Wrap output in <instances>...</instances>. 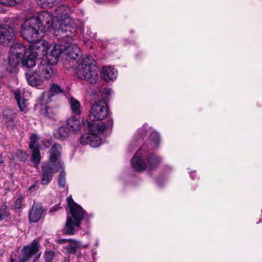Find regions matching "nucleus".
Masks as SVG:
<instances>
[{"label":"nucleus","instance_id":"f257e3e1","mask_svg":"<svg viewBox=\"0 0 262 262\" xmlns=\"http://www.w3.org/2000/svg\"><path fill=\"white\" fill-rule=\"evenodd\" d=\"M113 122L112 119L107 120L106 123L100 122L97 123L91 122L88 120H83V124L89 130V133L83 134L80 139V143L83 145L89 144L91 147H97L101 144L99 136L104 134L105 129L112 127Z\"/></svg>","mask_w":262,"mask_h":262},{"label":"nucleus","instance_id":"f03ea898","mask_svg":"<svg viewBox=\"0 0 262 262\" xmlns=\"http://www.w3.org/2000/svg\"><path fill=\"white\" fill-rule=\"evenodd\" d=\"M67 201L72 216L67 217L63 232L64 234L72 235L74 234L76 228L80 226L84 219L85 211L74 202L71 195L67 198Z\"/></svg>","mask_w":262,"mask_h":262},{"label":"nucleus","instance_id":"7ed1b4c3","mask_svg":"<svg viewBox=\"0 0 262 262\" xmlns=\"http://www.w3.org/2000/svg\"><path fill=\"white\" fill-rule=\"evenodd\" d=\"M161 159L155 155L149 154L142 147H140L131 160V164L136 171L144 170L148 165L153 169L158 165Z\"/></svg>","mask_w":262,"mask_h":262},{"label":"nucleus","instance_id":"20e7f679","mask_svg":"<svg viewBox=\"0 0 262 262\" xmlns=\"http://www.w3.org/2000/svg\"><path fill=\"white\" fill-rule=\"evenodd\" d=\"M112 91L110 88L99 90L98 95L102 99L96 101L92 106L90 113L91 120H102L108 116L109 110L106 101L108 99Z\"/></svg>","mask_w":262,"mask_h":262},{"label":"nucleus","instance_id":"39448f33","mask_svg":"<svg viewBox=\"0 0 262 262\" xmlns=\"http://www.w3.org/2000/svg\"><path fill=\"white\" fill-rule=\"evenodd\" d=\"M34 50H38V52L41 51L43 55H46V60L51 63L56 64L61 53L64 54V44L56 43L49 46L48 42L42 40L32 45Z\"/></svg>","mask_w":262,"mask_h":262},{"label":"nucleus","instance_id":"423d86ee","mask_svg":"<svg viewBox=\"0 0 262 262\" xmlns=\"http://www.w3.org/2000/svg\"><path fill=\"white\" fill-rule=\"evenodd\" d=\"M40 30L38 29L37 24L35 23V20L31 19L29 17L26 19L21 26L20 33L22 37L32 44L30 48H32V45L39 42L42 40H40L42 37L40 35Z\"/></svg>","mask_w":262,"mask_h":262},{"label":"nucleus","instance_id":"0eeeda50","mask_svg":"<svg viewBox=\"0 0 262 262\" xmlns=\"http://www.w3.org/2000/svg\"><path fill=\"white\" fill-rule=\"evenodd\" d=\"M54 35L60 36L61 38H72L76 34L77 25L72 18L66 19L62 21H56L54 24Z\"/></svg>","mask_w":262,"mask_h":262},{"label":"nucleus","instance_id":"6e6552de","mask_svg":"<svg viewBox=\"0 0 262 262\" xmlns=\"http://www.w3.org/2000/svg\"><path fill=\"white\" fill-rule=\"evenodd\" d=\"M81 72L84 79L90 83H96L98 79V68L96 66L94 59L88 56L82 59Z\"/></svg>","mask_w":262,"mask_h":262},{"label":"nucleus","instance_id":"1a4fd4ad","mask_svg":"<svg viewBox=\"0 0 262 262\" xmlns=\"http://www.w3.org/2000/svg\"><path fill=\"white\" fill-rule=\"evenodd\" d=\"M30 17L35 20V23L37 24L38 29L40 30V32H45L51 29L54 30L53 26L56 23L53 14L47 11H41Z\"/></svg>","mask_w":262,"mask_h":262},{"label":"nucleus","instance_id":"9d476101","mask_svg":"<svg viewBox=\"0 0 262 262\" xmlns=\"http://www.w3.org/2000/svg\"><path fill=\"white\" fill-rule=\"evenodd\" d=\"M60 168H61V164L59 162H57V164L49 162L43 164L41 167V184L48 185L52 180L54 174Z\"/></svg>","mask_w":262,"mask_h":262},{"label":"nucleus","instance_id":"9b49d317","mask_svg":"<svg viewBox=\"0 0 262 262\" xmlns=\"http://www.w3.org/2000/svg\"><path fill=\"white\" fill-rule=\"evenodd\" d=\"M15 40L13 29L8 25L0 26V43L7 46L12 43Z\"/></svg>","mask_w":262,"mask_h":262},{"label":"nucleus","instance_id":"f8f14e48","mask_svg":"<svg viewBox=\"0 0 262 262\" xmlns=\"http://www.w3.org/2000/svg\"><path fill=\"white\" fill-rule=\"evenodd\" d=\"M39 249L38 242L34 240L32 242L25 246L22 249V255L20 258V262H27L33 255L37 254Z\"/></svg>","mask_w":262,"mask_h":262},{"label":"nucleus","instance_id":"ddd939ff","mask_svg":"<svg viewBox=\"0 0 262 262\" xmlns=\"http://www.w3.org/2000/svg\"><path fill=\"white\" fill-rule=\"evenodd\" d=\"M72 13L71 8L66 5H60L55 10L53 16L55 21H62L66 19L71 18Z\"/></svg>","mask_w":262,"mask_h":262},{"label":"nucleus","instance_id":"4468645a","mask_svg":"<svg viewBox=\"0 0 262 262\" xmlns=\"http://www.w3.org/2000/svg\"><path fill=\"white\" fill-rule=\"evenodd\" d=\"M63 92V89L59 85L55 83L51 84L49 91L43 92L41 96L42 105L50 103L55 94L62 93Z\"/></svg>","mask_w":262,"mask_h":262},{"label":"nucleus","instance_id":"2eb2a0df","mask_svg":"<svg viewBox=\"0 0 262 262\" xmlns=\"http://www.w3.org/2000/svg\"><path fill=\"white\" fill-rule=\"evenodd\" d=\"M55 64L51 63L48 60H42L38 66L37 70L42 78L48 80L50 79L53 74V66Z\"/></svg>","mask_w":262,"mask_h":262},{"label":"nucleus","instance_id":"dca6fc26","mask_svg":"<svg viewBox=\"0 0 262 262\" xmlns=\"http://www.w3.org/2000/svg\"><path fill=\"white\" fill-rule=\"evenodd\" d=\"M44 210L39 202H34L29 212V219L30 222H38L42 215Z\"/></svg>","mask_w":262,"mask_h":262},{"label":"nucleus","instance_id":"f3484780","mask_svg":"<svg viewBox=\"0 0 262 262\" xmlns=\"http://www.w3.org/2000/svg\"><path fill=\"white\" fill-rule=\"evenodd\" d=\"M64 54L70 58L76 59L81 56L80 48L76 44H72L67 41L64 44Z\"/></svg>","mask_w":262,"mask_h":262},{"label":"nucleus","instance_id":"a211bd4d","mask_svg":"<svg viewBox=\"0 0 262 262\" xmlns=\"http://www.w3.org/2000/svg\"><path fill=\"white\" fill-rule=\"evenodd\" d=\"M29 55L23 58L21 63L23 67L28 68H33L36 64V59L39 52L38 50H34L33 48H30Z\"/></svg>","mask_w":262,"mask_h":262},{"label":"nucleus","instance_id":"6ab92c4d","mask_svg":"<svg viewBox=\"0 0 262 262\" xmlns=\"http://www.w3.org/2000/svg\"><path fill=\"white\" fill-rule=\"evenodd\" d=\"M26 77L28 84L32 86L40 85L43 82L41 76L37 70L28 72L26 73Z\"/></svg>","mask_w":262,"mask_h":262},{"label":"nucleus","instance_id":"aec40b11","mask_svg":"<svg viewBox=\"0 0 262 262\" xmlns=\"http://www.w3.org/2000/svg\"><path fill=\"white\" fill-rule=\"evenodd\" d=\"M118 76V72L112 66H104L101 71L102 79L106 82L113 81Z\"/></svg>","mask_w":262,"mask_h":262},{"label":"nucleus","instance_id":"412c9836","mask_svg":"<svg viewBox=\"0 0 262 262\" xmlns=\"http://www.w3.org/2000/svg\"><path fill=\"white\" fill-rule=\"evenodd\" d=\"M14 96L20 111L26 113L27 110V100L24 98V91L20 90H17L14 92Z\"/></svg>","mask_w":262,"mask_h":262},{"label":"nucleus","instance_id":"4be33fe9","mask_svg":"<svg viewBox=\"0 0 262 262\" xmlns=\"http://www.w3.org/2000/svg\"><path fill=\"white\" fill-rule=\"evenodd\" d=\"M26 51V47L24 45L21 43H16L10 48L9 52L13 53L23 59L25 57Z\"/></svg>","mask_w":262,"mask_h":262},{"label":"nucleus","instance_id":"5701e85b","mask_svg":"<svg viewBox=\"0 0 262 262\" xmlns=\"http://www.w3.org/2000/svg\"><path fill=\"white\" fill-rule=\"evenodd\" d=\"M61 151V147L59 144H55L52 147L50 152L51 154L49 157L50 163L56 164V161L60 156Z\"/></svg>","mask_w":262,"mask_h":262},{"label":"nucleus","instance_id":"b1692460","mask_svg":"<svg viewBox=\"0 0 262 262\" xmlns=\"http://www.w3.org/2000/svg\"><path fill=\"white\" fill-rule=\"evenodd\" d=\"M69 102L72 114L79 115L81 112L80 102L73 97H71L69 100Z\"/></svg>","mask_w":262,"mask_h":262},{"label":"nucleus","instance_id":"393cba45","mask_svg":"<svg viewBox=\"0 0 262 262\" xmlns=\"http://www.w3.org/2000/svg\"><path fill=\"white\" fill-rule=\"evenodd\" d=\"M81 244L79 241L69 239L67 244L63 247L66 249L68 253H75L77 248L80 247Z\"/></svg>","mask_w":262,"mask_h":262},{"label":"nucleus","instance_id":"a878e982","mask_svg":"<svg viewBox=\"0 0 262 262\" xmlns=\"http://www.w3.org/2000/svg\"><path fill=\"white\" fill-rule=\"evenodd\" d=\"M67 126L69 130L74 132L80 129L81 122L79 119L71 117L67 120Z\"/></svg>","mask_w":262,"mask_h":262},{"label":"nucleus","instance_id":"bb28decb","mask_svg":"<svg viewBox=\"0 0 262 262\" xmlns=\"http://www.w3.org/2000/svg\"><path fill=\"white\" fill-rule=\"evenodd\" d=\"M54 135L57 139L62 140L69 136V131L66 127L60 126L55 130Z\"/></svg>","mask_w":262,"mask_h":262},{"label":"nucleus","instance_id":"cd10ccee","mask_svg":"<svg viewBox=\"0 0 262 262\" xmlns=\"http://www.w3.org/2000/svg\"><path fill=\"white\" fill-rule=\"evenodd\" d=\"M31 149L32 150L31 160L33 163L34 166L37 167L38 166L41 160L39 150L38 148H35Z\"/></svg>","mask_w":262,"mask_h":262},{"label":"nucleus","instance_id":"c85d7f7f","mask_svg":"<svg viewBox=\"0 0 262 262\" xmlns=\"http://www.w3.org/2000/svg\"><path fill=\"white\" fill-rule=\"evenodd\" d=\"M22 60L23 59L18 57V55L9 52L8 64L12 67H16Z\"/></svg>","mask_w":262,"mask_h":262},{"label":"nucleus","instance_id":"c756f323","mask_svg":"<svg viewBox=\"0 0 262 262\" xmlns=\"http://www.w3.org/2000/svg\"><path fill=\"white\" fill-rule=\"evenodd\" d=\"M59 0H37L38 5L43 8L52 7L58 3Z\"/></svg>","mask_w":262,"mask_h":262},{"label":"nucleus","instance_id":"7c9ffc66","mask_svg":"<svg viewBox=\"0 0 262 262\" xmlns=\"http://www.w3.org/2000/svg\"><path fill=\"white\" fill-rule=\"evenodd\" d=\"M40 113L43 116L48 118H53L55 114V113L52 108L46 106H45V108H41Z\"/></svg>","mask_w":262,"mask_h":262},{"label":"nucleus","instance_id":"2f4dec72","mask_svg":"<svg viewBox=\"0 0 262 262\" xmlns=\"http://www.w3.org/2000/svg\"><path fill=\"white\" fill-rule=\"evenodd\" d=\"M148 127L147 125L144 124L138 129L137 134L136 135L137 137L138 138V140H139L140 139L142 140L144 136L146 135Z\"/></svg>","mask_w":262,"mask_h":262},{"label":"nucleus","instance_id":"473e14b6","mask_svg":"<svg viewBox=\"0 0 262 262\" xmlns=\"http://www.w3.org/2000/svg\"><path fill=\"white\" fill-rule=\"evenodd\" d=\"M4 118L7 123L8 128L10 129L13 128L15 125L14 123V120L15 119V115H12L9 116L8 115H4Z\"/></svg>","mask_w":262,"mask_h":262},{"label":"nucleus","instance_id":"72a5a7b5","mask_svg":"<svg viewBox=\"0 0 262 262\" xmlns=\"http://www.w3.org/2000/svg\"><path fill=\"white\" fill-rule=\"evenodd\" d=\"M9 214V209L6 205L0 206V221Z\"/></svg>","mask_w":262,"mask_h":262},{"label":"nucleus","instance_id":"f704fd0d","mask_svg":"<svg viewBox=\"0 0 262 262\" xmlns=\"http://www.w3.org/2000/svg\"><path fill=\"white\" fill-rule=\"evenodd\" d=\"M58 183L61 187H64L66 186V173L63 170H62L59 174Z\"/></svg>","mask_w":262,"mask_h":262},{"label":"nucleus","instance_id":"c9c22d12","mask_svg":"<svg viewBox=\"0 0 262 262\" xmlns=\"http://www.w3.org/2000/svg\"><path fill=\"white\" fill-rule=\"evenodd\" d=\"M38 141V138L36 134H32L31 136V141L29 144V147L31 149L38 148L36 144Z\"/></svg>","mask_w":262,"mask_h":262},{"label":"nucleus","instance_id":"e433bc0d","mask_svg":"<svg viewBox=\"0 0 262 262\" xmlns=\"http://www.w3.org/2000/svg\"><path fill=\"white\" fill-rule=\"evenodd\" d=\"M21 0H0V4L9 6H13L16 4H19Z\"/></svg>","mask_w":262,"mask_h":262},{"label":"nucleus","instance_id":"4c0bfd02","mask_svg":"<svg viewBox=\"0 0 262 262\" xmlns=\"http://www.w3.org/2000/svg\"><path fill=\"white\" fill-rule=\"evenodd\" d=\"M44 256L47 262H51L55 256V252L52 250L46 251L45 252Z\"/></svg>","mask_w":262,"mask_h":262},{"label":"nucleus","instance_id":"58836bf2","mask_svg":"<svg viewBox=\"0 0 262 262\" xmlns=\"http://www.w3.org/2000/svg\"><path fill=\"white\" fill-rule=\"evenodd\" d=\"M150 138L156 144L159 142L160 137L159 134L157 133L153 132L150 134Z\"/></svg>","mask_w":262,"mask_h":262},{"label":"nucleus","instance_id":"ea45409f","mask_svg":"<svg viewBox=\"0 0 262 262\" xmlns=\"http://www.w3.org/2000/svg\"><path fill=\"white\" fill-rule=\"evenodd\" d=\"M22 200L23 199L19 198L15 201L14 206L15 209H20L22 207Z\"/></svg>","mask_w":262,"mask_h":262},{"label":"nucleus","instance_id":"a19ab883","mask_svg":"<svg viewBox=\"0 0 262 262\" xmlns=\"http://www.w3.org/2000/svg\"><path fill=\"white\" fill-rule=\"evenodd\" d=\"M137 141L138 140H136L135 139H134L132 143L129 145L127 148L129 151L130 152L135 148V147L137 146Z\"/></svg>","mask_w":262,"mask_h":262},{"label":"nucleus","instance_id":"79ce46f5","mask_svg":"<svg viewBox=\"0 0 262 262\" xmlns=\"http://www.w3.org/2000/svg\"><path fill=\"white\" fill-rule=\"evenodd\" d=\"M18 156L21 161H25L27 160L28 155L25 151H20L19 154H18Z\"/></svg>","mask_w":262,"mask_h":262},{"label":"nucleus","instance_id":"37998d69","mask_svg":"<svg viewBox=\"0 0 262 262\" xmlns=\"http://www.w3.org/2000/svg\"><path fill=\"white\" fill-rule=\"evenodd\" d=\"M69 239H66V238L59 239L57 241V243L59 244H63L67 243Z\"/></svg>","mask_w":262,"mask_h":262},{"label":"nucleus","instance_id":"c03bdc74","mask_svg":"<svg viewBox=\"0 0 262 262\" xmlns=\"http://www.w3.org/2000/svg\"><path fill=\"white\" fill-rule=\"evenodd\" d=\"M89 33V37L90 38H93V37H95V34L91 32L89 30H88L86 33Z\"/></svg>","mask_w":262,"mask_h":262},{"label":"nucleus","instance_id":"a18cd8bd","mask_svg":"<svg viewBox=\"0 0 262 262\" xmlns=\"http://www.w3.org/2000/svg\"><path fill=\"white\" fill-rule=\"evenodd\" d=\"M4 163V161L3 159L2 154L0 153V166H2Z\"/></svg>","mask_w":262,"mask_h":262},{"label":"nucleus","instance_id":"49530a36","mask_svg":"<svg viewBox=\"0 0 262 262\" xmlns=\"http://www.w3.org/2000/svg\"><path fill=\"white\" fill-rule=\"evenodd\" d=\"M41 254V252H39V253L37 254V256L35 257V259L33 260V262H35V261H36V260H37V259L40 257V256Z\"/></svg>","mask_w":262,"mask_h":262},{"label":"nucleus","instance_id":"de8ad7c7","mask_svg":"<svg viewBox=\"0 0 262 262\" xmlns=\"http://www.w3.org/2000/svg\"><path fill=\"white\" fill-rule=\"evenodd\" d=\"M57 207L56 206H53L51 208V211H55L57 210Z\"/></svg>","mask_w":262,"mask_h":262},{"label":"nucleus","instance_id":"09e8293b","mask_svg":"<svg viewBox=\"0 0 262 262\" xmlns=\"http://www.w3.org/2000/svg\"><path fill=\"white\" fill-rule=\"evenodd\" d=\"M4 254V250L2 249H0V257H1Z\"/></svg>","mask_w":262,"mask_h":262},{"label":"nucleus","instance_id":"8fccbe9b","mask_svg":"<svg viewBox=\"0 0 262 262\" xmlns=\"http://www.w3.org/2000/svg\"><path fill=\"white\" fill-rule=\"evenodd\" d=\"M35 184H34V185H31V186L29 188V190H31V189H33V188L35 187Z\"/></svg>","mask_w":262,"mask_h":262},{"label":"nucleus","instance_id":"3c124183","mask_svg":"<svg viewBox=\"0 0 262 262\" xmlns=\"http://www.w3.org/2000/svg\"><path fill=\"white\" fill-rule=\"evenodd\" d=\"M82 0H75V2L77 3H80Z\"/></svg>","mask_w":262,"mask_h":262},{"label":"nucleus","instance_id":"603ef678","mask_svg":"<svg viewBox=\"0 0 262 262\" xmlns=\"http://www.w3.org/2000/svg\"><path fill=\"white\" fill-rule=\"evenodd\" d=\"M96 3H101L102 2V0H94Z\"/></svg>","mask_w":262,"mask_h":262},{"label":"nucleus","instance_id":"864d4df0","mask_svg":"<svg viewBox=\"0 0 262 262\" xmlns=\"http://www.w3.org/2000/svg\"><path fill=\"white\" fill-rule=\"evenodd\" d=\"M12 262H13V260H12Z\"/></svg>","mask_w":262,"mask_h":262}]
</instances>
